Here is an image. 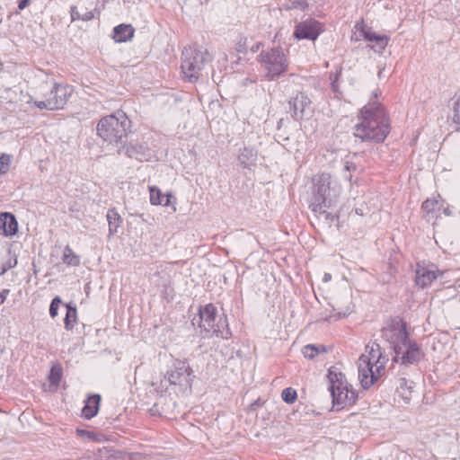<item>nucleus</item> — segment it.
Listing matches in <instances>:
<instances>
[{
	"mask_svg": "<svg viewBox=\"0 0 460 460\" xmlns=\"http://www.w3.org/2000/svg\"><path fill=\"white\" fill-rule=\"evenodd\" d=\"M345 178H346L348 181H350V180H351V174L345 175Z\"/></svg>",
	"mask_w": 460,
	"mask_h": 460,
	"instance_id": "nucleus-44",
	"label": "nucleus"
},
{
	"mask_svg": "<svg viewBox=\"0 0 460 460\" xmlns=\"http://www.w3.org/2000/svg\"><path fill=\"white\" fill-rule=\"evenodd\" d=\"M66 314L65 317V327L67 330H71L74 327V323L76 322L77 312L76 308L69 305H66Z\"/></svg>",
	"mask_w": 460,
	"mask_h": 460,
	"instance_id": "nucleus-24",
	"label": "nucleus"
},
{
	"mask_svg": "<svg viewBox=\"0 0 460 460\" xmlns=\"http://www.w3.org/2000/svg\"><path fill=\"white\" fill-rule=\"evenodd\" d=\"M61 303H62V301H61L60 297H58V296H56L51 301V304L49 306V314L52 318H54L58 315V307Z\"/></svg>",
	"mask_w": 460,
	"mask_h": 460,
	"instance_id": "nucleus-31",
	"label": "nucleus"
},
{
	"mask_svg": "<svg viewBox=\"0 0 460 460\" xmlns=\"http://www.w3.org/2000/svg\"><path fill=\"white\" fill-rule=\"evenodd\" d=\"M451 119L453 123L460 126V98L453 103Z\"/></svg>",
	"mask_w": 460,
	"mask_h": 460,
	"instance_id": "nucleus-29",
	"label": "nucleus"
},
{
	"mask_svg": "<svg viewBox=\"0 0 460 460\" xmlns=\"http://www.w3.org/2000/svg\"><path fill=\"white\" fill-rule=\"evenodd\" d=\"M196 321L202 331L217 337L228 339L231 335L226 317L220 316L217 319V308L212 304H208L199 309V317L193 319V324Z\"/></svg>",
	"mask_w": 460,
	"mask_h": 460,
	"instance_id": "nucleus-8",
	"label": "nucleus"
},
{
	"mask_svg": "<svg viewBox=\"0 0 460 460\" xmlns=\"http://www.w3.org/2000/svg\"><path fill=\"white\" fill-rule=\"evenodd\" d=\"M454 301H455L456 304H460V296H459V297H456V298H454Z\"/></svg>",
	"mask_w": 460,
	"mask_h": 460,
	"instance_id": "nucleus-42",
	"label": "nucleus"
},
{
	"mask_svg": "<svg viewBox=\"0 0 460 460\" xmlns=\"http://www.w3.org/2000/svg\"><path fill=\"white\" fill-rule=\"evenodd\" d=\"M320 351H324V349L323 347H317L315 345H306L303 348L302 353L305 358L313 359L316 355L320 353Z\"/></svg>",
	"mask_w": 460,
	"mask_h": 460,
	"instance_id": "nucleus-26",
	"label": "nucleus"
},
{
	"mask_svg": "<svg viewBox=\"0 0 460 460\" xmlns=\"http://www.w3.org/2000/svg\"><path fill=\"white\" fill-rule=\"evenodd\" d=\"M130 127V121L126 113L117 111L115 113L105 116L97 125V134L104 141L109 143H121L127 137Z\"/></svg>",
	"mask_w": 460,
	"mask_h": 460,
	"instance_id": "nucleus-5",
	"label": "nucleus"
},
{
	"mask_svg": "<svg viewBox=\"0 0 460 460\" xmlns=\"http://www.w3.org/2000/svg\"><path fill=\"white\" fill-rule=\"evenodd\" d=\"M5 300V296L3 293L0 292V305L3 304Z\"/></svg>",
	"mask_w": 460,
	"mask_h": 460,
	"instance_id": "nucleus-40",
	"label": "nucleus"
},
{
	"mask_svg": "<svg viewBox=\"0 0 460 460\" xmlns=\"http://www.w3.org/2000/svg\"><path fill=\"white\" fill-rule=\"evenodd\" d=\"M356 213H357V214H358V215H363V213L361 212V210H360V209H358V208H357V209H356Z\"/></svg>",
	"mask_w": 460,
	"mask_h": 460,
	"instance_id": "nucleus-45",
	"label": "nucleus"
},
{
	"mask_svg": "<svg viewBox=\"0 0 460 460\" xmlns=\"http://www.w3.org/2000/svg\"><path fill=\"white\" fill-rule=\"evenodd\" d=\"M134 35V29L129 24H119L113 30V38L118 42L130 40Z\"/></svg>",
	"mask_w": 460,
	"mask_h": 460,
	"instance_id": "nucleus-18",
	"label": "nucleus"
},
{
	"mask_svg": "<svg viewBox=\"0 0 460 460\" xmlns=\"http://www.w3.org/2000/svg\"><path fill=\"white\" fill-rule=\"evenodd\" d=\"M332 279V275L330 273H325L324 276H323V281L324 282H328L329 280H331Z\"/></svg>",
	"mask_w": 460,
	"mask_h": 460,
	"instance_id": "nucleus-39",
	"label": "nucleus"
},
{
	"mask_svg": "<svg viewBox=\"0 0 460 460\" xmlns=\"http://www.w3.org/2000/svg\"><path fill=\"white\" fill-rule=\"evenodd\" d=\"M70 14L72 21L81 20L82 13L77 10L75 6L71 7Z\"/></svg>",
	"mask_w": 460,
	"mask_h": 460,
	"instance_id": "nucleus-34",
	"label": "nucleus"
},
{
	"mask_svg": "<svg viewBox=\"0 0 460 460\" xmlns=\"http://www.w3.org/2000/svg\"><path fill=\"white\" fill-rule=\"evenodd\" d=\"M193 371L185 360L176 359L165 377L171 385L190 387L191 385Z\"/></svg>",
	"mask_w": 460,
	"mask_h": 460,
	"instance_id": "nucleus-11",
	"label": "nucleus"
},
{
	"mask_svg": "<svg viewBox=\"0 0 460 460\" xmlns=\"http://www.w3.org/2000/svg\"><path fill=\"white\" fill-rule=\"evenodd\" d=\"M296 397V391L291 387L285 388L281 393V398L287 403H293Z\"/></svg>",
	"mask_w": 460,
	"mask_h": 460,
	"instance_id": "nucleus-28",
	"label": "nucleus"
},
{
	"mask_svg": "<svg viewBox=\"0 0 460 460\" xmlns=\"http://www.w3.org/2000/svg\"><path fill=\"white\" fill-rule=\"evenodd\" d=\"M343 168H344V171L351 172V171H354L356 169V164H353L352 162L347 160V161L344 162Z\"/></svg>",
	"mask_w": 460,
	"mask_h": 460,
	"instance_id": "nucleus-36",
	"label": "nucleus"
},
{
	"mask_svg": "<svg viewBox=\"0 0 460 460\" xmlns=\"http://www.w3.org/2000/svg\"><path fill=\"white\" fill-rule=\"evenodd\" d=\"M415 272L416 284L421 288L429 286L441 274L437 266L433 264L426 266L418 263Z\"/></svg>",
	"mask_w": 460,
	"mask_h": 460,
	"instance_id": "nucleus-14",
	"label": "nucleus"
},
{
	"mask_svg": "<svg viewBox=\"0 0 460 460\" xmlns=\"http://www.w3.org/2000/svg\"><path fill=\"white\" fill-rule=\"evenodd\" d=\"M387 358L383 356L381 348L377 343L367 345L366 354L358 358V378L361 386L367 389L372 386L385 371Z\"/></svg>",
	"mask_w": 460,
	"mask_h": 460,
	"instance_id": "nucleus-4",
	"label": "nucleus"
},
{
	"mask_svg": "<svg viewBox=\"0 0 460 460\" xmlns=\"http://www.w3.org/2000/svg\"><path fill=\"white\" fill-rule=\"evenodd\" d=\"M332 89H333L334 91H336V87H337V85H336L335 82H333V83L332 84Z\"/></svg>",
	"mask_w": 460,
	"mask_h": 460,
	"instance_id": "nucleus-43",
	"label": "nucleus"
},
{
	"mask_svg": "<svg viewBox=\"0 0 460 460\" xmlns=\"http://www.w3.org/2000/svg\"><path fill=\"white\" fill-rule=\"evenodd\" d=\"M210 56L207 49L185 47L181 53V73L190 83L197 82L201 76Z\"/></svg>",
	"mask_w": 460,
	"mask_h": 460,
	"instance_id": "nucleus-6",
	"label": "nucleus"
},
{
	"mask_svg": "<svg viewBox=\"0 0 460 460\" xmlns=\"http://www.w3.org/2000/svg\"><path fill=\"white\" fill-rule=\"evenodd\" d=\"M12 163V156L7 154H2L0 155V176L4 175L10 169Z\"/></svg>",
	"mask_w": 460,
	"mask_h": 460,
	"instance_id": "nucleus-27",
	"label": "nucleus"
},
{
	"mask_svg": "<svg viewBox=\"0 0 460 460\" xmlns=\"http://www.w3.org/2000/svg\"><path fill=\"white\" fill-rule=\"evenodd\" d=\"M444 213L447 215V216H450L451 215V212L448 208H445L444 209Z\"/></svg>",
	"mask_w": 460,
	"mask_h": 460,
	"instance_id": "nucleus-41",
	"label": "nucleus"
},
{
	"mask_svg": "<svg viewBox=\"0 0 460 460\" xmlns=\"http://www.w3.org/2000/svg\"><path fill=\"white\" fill-rule=\"evenodd\" d=\"M17 264L16 257L10 250L0 251V275L4 274L8 270L14 268Z\"/></svg>",
	"mask_w": 460,
	"mask_h": 460,
	"instance_id": "nucleus-17",
	"label": "nucleus"
},
{
	"mask_svg": "<svg viewBox=\"0 0 460 460\" xmlns=\"http://www.w3.org/2000/svg\"><path fill=\"white\" fill-rule=\"evenodd\" d=\"M330 392L333 405L337 410L343 409L347 405L353 404L357 400V394L347 380L345 376L335 367H331L328 372Z\"/></svg>",
	"mask_w": 460,
	"mask_h": 460,
	"instance_id": "nucleus-7",
	"label": "nucleus"
},
{
	"mask_svg": "<svg viewBox=\"0 0 460 460\" xmlns=\"http://www.w3.org/2000/svg\"><path fill=\"white\" fill-rule=\"evenodd\" d=\"M294 8H300L302 10L305 9L308 4L305 0H296L292 3Z\"/></svg>",
	"mask_w": 460,
	"mask_h": 460,
	"instance_id": "nucleus-35",
	"label": "nucleus"
},
{
	"mask_svg": "<svg viewBox=\"0 0 460 460\" xmlns=\"http://www.w3.org/2000/svg\"><path fill=\"white\" fill-rule=\"evenodd\" d=\"M323 31V24L314 19L309 18L296 25L294 37L297 40H315Z\"/></svg>",
	"mask_w": 460,
	"mask_h": 460,
	"instance_id": "nucleus-13",
	"label": "nucleus"
},
{
	"mask_svg": "<svg viewBox=\"0 0 460 460\" xmlns=\"http://www.w3.org/2000/svg\"><path fill=\"white\" fill-rule=\"evenodd\" d=\"M363 36L368 41H375L378 47L376 51L382 52L386 47L389 38L387 36L377 35L376 32L367 29L363 30Z\"/></svg>",
	"mask_w": 460,
	"mask_h": 460,
	"instance_id": "nucleus-20",
	"label": "nucleus"
},
{
	"mask_svg": "<svg viewBox=\"0 0 460 460\" xmlns=\"http://www.w3.org/2000/svg\"><path fill=\"white\" fill-rule=\"evenodd\" d=\"M358 119L359 122L354 127V136L362 141L383 142L390 131L388 118L377 102L365 105Z\"/></svg>",
	"mask_w": 460,
	"mask_h": 460,
	"instance_id": "nucleus-1",
	"label": "nucleus"
},
{
	"mask_svg": "<svg viewBox=\"0 0 460 460\" xmlns=\"http://www.w3.org/2000/svg\"><path fill=\"white\" fill-rule=\"evenodd\" d=\"M31 3V0H19L18 8L19 10L25 9Z\"/></svg>",
	"mask_w": 460,
	"mask_h": 460,
	"instance_id": "nucleus-38",
	"label": "nucleus"
},
{
	"mask_svg": "<svg viewBox=\"0 0 460 460\" xmlns=\"http://www.w3.org/2000/svg\"><path fill=\"white\" fill-rule=\"evenodd\" d=\"M106 217L109 225V233L110 234H114L122 223V219L115 208L109 209Z\"/></svg>",
	"mask_w": 460,
	"mask_h": 460,
	"instance_id": "nucleus-21",
	"label": "nucleus"
},
{
	"mask_svg": "<svg viewBox=\"0 0 460 460\" xmlns=\"http://www.w3.org/2000/svg\"><path fill=\"white\" fill-rule=\"evenodd\" d=\"M289 112L293 119L296 120L309 119L314 112L312 102L303 93H297L288 102Z\"/></svg>",
	"mask_w": 460,
	"mask_h": 460,
	"instance_id": "nucleus-12",
	"label": "nucleus"
},
{
	"mask_svg": "<svg viewBox=\"0 0 460 460\" xmlns=\"http://www.w3.org/2000/svg\"><path fill=\"white\" fill-rule=\"evenodd\" d=\"M68 84L53 83L42 93V101H35L34 105L40 110L56 111L62 109L72 94Z\"/></svg>",
	"mask_w": 460,
	"mask_h": 460,
	"instance_id": "nucleus-9",
	"label": "nucleus"
},
{
	"mask_svg": "<svg viewBox=\"0 0 460 460\" xmlns=\"http://www.w3.org/2000/svg\"><path fill=\"white\" fill-rule=\"evenodd\" d=\"M62 261L67 266L76 267L80 265L81 259L69 245H66L63 252Z\"/></svg>",
	"mask_w": 460,
	"mask_h": 460,
	"instance_id": "nucleus-22",
	"label": "nucleus"
},
{
	"mask_svg": "<svg viewBox=\"0 0 460 460\" xmlns=\"http://www.w3.org/2000/svg\"><path fill=\"white\" fill-rule=\"evenodd\" d=\"M93 18V12H91V11H89V12H88V11H87V12H84V13H82V15H81V20H82V21H85V22L90 21V20H92Z\"/></svg>",
	"mask_w": 460,
	"mask_h": 460,
	"instance_id": "nucleus-37",
	"label": "nucleus"
},
{
	"mask_svg": "<svg viewBox=\"0 0 460 460\" xmlns=\"http://www.w3.org/2000/svg\"><path fill=\"white\" fill-rule=\"evenodd\" d=\"M257 157V152L253 148L243 147L238 155L239 162L244 166L252 164Z\"/></svg>",
	"mask_w": 460,
	"mask_h": 460,
	"instance_id": "nucleus-23",
	"label": "nucleus"
},
{
	"mask_svg": "<svg viewBox=\"0 0 460 460\" xmlns=\"http://www.w3.org/2000/svg\"><path fill=\"white\" fill-rule=\"evenodd\" d=\"M439 208V203L436 199H427L422 203V209L428 214Z\"/></svg>",
	"mask_w": 460,
	"mask_h": 460,
	"instance_id": "nucleus-30",
	"label": "nucleus"
},
{
	"mask_svg": "<svg viewBox=\"0 0 460 460\" xmlns=\"http://www.w3.org/2000/svg\"><path fill=\"white\" fill-rule=\"evenodd\" d=\"M401 382H402V383H403V384H406V380H405V379H402V380H401Z\"/></svg>",
	"mask_w": 460,
	"mask_h": 460,
	"instance_id": "nucleus-46",
	"label": "nucleus"
},
{
	"mask_svg": "<svg viewBox=\"0 0 460 460\" xmlns=\"http://www.w3.org/2000/svg\"><path fill=\"white\" fill-rule=\"evenodd\" d=\"M18 231L15 217L8 212L0 214V234L6 237L13 236Z\"/></svg>",
	"mask_w": 460,
	"mask_h": 460,
	"instance_id": "nucleus-15",
	"label": "nucleus"
},
{
	"mask_svg": "<svg viewBox=\"0 0 460 460\" xmlns=\"http://www.w3.org/2000/svg\"><path fill=\"white\" fill-rule=\"evenodd\" d=\"M313 195L310 208L316 216L328 217L326 208L334 206L341 192V185L329 173L316 175L313 179Z\"/></svg>",
	"mask_w": 460,
	"mask_h": 460,
	"instance_id": "nucleus-3",
	"label": "nucleus"
},
{
	"mask_svg": "<svg viewBox=\"0 0 460 460\" xmlns=\"http://www.w3.org/2000/svg\"><path fill=\"white\" fill-rule=\"evenodd\" d=\"M126 154L129 157H135L136 159H140L139 155L140 153L137 150V146H129L126 148Z\"/></svg>",
	"mask_w": 460,
	"mask_h": 460,
	"instance_id": "nucleus-32",
	"label": "nucleus"
},
{
	"mask_svg": "<svg viewBox=\"0 0 460 460\" xmlns=\"http://www.w3.org/2000/svg\"><path fill=\"white\" fill-rule=\"evenodd\" d=\"M61 377L62 368L59 366L52 367L49 375V381L55 389L58 386Z\"/></svg>",
	"mask_w": 460,
	"mask_h": 460,
	"instance_id": "nucleus-25",
	"label": "nucleus"
},
{
	"mask_svg": "<svg viewBox=\"0 0 460 460\" xmlns=\"http://www.w3.org/2000/svg\"><path fill=\"white\" fill-rule=\"evenodd\" d=\"M383 336L393 345L394 361L402 365H410L421 358V350L415 342L409 339L404 323H393L383 330Z\"/></svg>",
	"mask_w": 460,
	"mask_h": 460,
	"instance_id": "nucleus-2",
	"label": "nucleus"
},
{
	"mask_svg": "<svg viewBox=\"0 0 460 460\" xmlns=\"http://www.w3.org/2000/svg\"><path fill=\"white\" fill-rule=\"evenodd\" d=\"M258 60L266 71V76L270 79L280 76L288 66V58L279 48L261 51Z\"/></svg>",
	"mask_w": 460,
	"mask_h": 460,
	"instance_id": "nucleus-10",
	"label": "nucleus"
},
{
	"mask_svg": "<svg viewBox=\"0 0 460 460\" xmlns=\"http://www.w3.org/2000/svg\"><path fill=\"white\" fill-rule=\"evenodd\" d=\"M150 192V202L152 205H162L164 207H168L171 203V198L172 197L171 194H167L164 196L159 188L155 186L149 187Z\"/></svg>",
	"mask_w": 460,
	"mask_h": 460,
	"instance_id": "nucleus-19",
	"label": "nucleus"
},
{
	"mask_svg": "<svg viewBox=\"0 0 460 460\" xmlns=\"http://www.w3.org/2000/svg\"><path fill=\"white\" fill-rule=\"evenodd\" d=\"M100 402L101 396L99 394L88 397L82 410V415L88 420L94 417L98 413Z\"/></svg>",
	"mask_w": 460,
	"mask_h": 460,
	"instance_id": "nucleus-16",
	"label": "nucleus"
},
{
	"mask_svg": "<svg viewBox=\"0 0 460 460\" xmlns=\"http://www.w3.org/2000/svg\"><path fill=\"white\" fill-rule=\"evenodd\" d=\"M333 310L336 312L337 318L344 317L352 312V309L349 305H348L344 310H341L340 307H334Z\"/></svg>",
	"mask_w": 460,
	"mask_h": 460,
	"instance_id": "nucleus-33",
	"label": "nucleus"
}]
</instances>
